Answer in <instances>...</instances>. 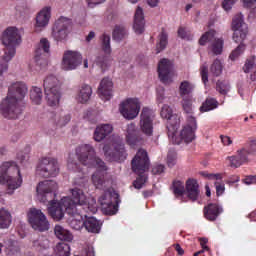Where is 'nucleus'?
Instances as JSON below:
<instances>
[{"label":"nucleus","instance_id":"obj_3","mask_svg":"<svg viewBox=\"0 0 256 256\" xmlns=\"http://www.w3.org/2000/svg\"><path fill=\"white\" fill-rule=\"evenodd\" d=\"M27 95V85L23 82H14L8 88L7 96L0 103V114L4 119H19L23 113L20 101Z\"/></svg>","mask_w":256,"mask_h":256},{"label":"nucleus","instance_id":"obj_14","mask_svg":"<svg viewBox=\"0 0 256 256\" xmlns=\"http://www.w3.org/2000/svg\"><path fill=\"white\" fill-rule=\"evenodd\" d=\"M149 165H151V162L149 161L147 151L139 149L131 161L133 173H136V175H143V173L149 171Z\"/></svg>","mask_w":256,"mask_h":256},{"label":"nucleus","instance_id":"obj_35","mask_svg":"<svg viewBox=\"0 0 256 256\" xmlns=\"http://www.w3.org/2000/svg\"><path fill=\"white\" fill-rule=\"evenodd\" d=\"M11 213L5 208L0 209V229H9L11 227Z\"/></svg>","mask_w":256,"mask_h":256},{"label":"nucleus","instance_id":"obj_2","mask_svg":"<svg viewBox=\"0 0 256 256\" xmlns=\"http://www.w3.org/2000/svg\"><path fill=\"white\" fill-rule=\"evenodd\" d=\"M76 156L78 161L86 167H95L98 169L92 175V182L96 189H102L105 191L109 187V181L105 180V176L100 171H107V165L105 162L95 155V148L89 144H83L76 148Z\"/></svg>","mask_w":256,"mask_h":256},{"label":"nucleus","instance_id":"obj_33","mask_svg":"<svg viewBox=\"0 0 256 256\" xmlns=\"http://www.w3.org/2000/svg\"><path fill=\"white\" fill-rule=\"evenodd\" d=\"M54 233L60 241H73V234L69 230L63 228L61 225H56L54 228Z\"/></svg>","mask_w":256,"mask_h":256},{"label":"nucleus","instance_id":"obj_44","mask_svg":"<svg viewBox=\"0 0 256 256\" xmlns=\"http://www.w3.org/2000/svg\"><path fill=\"white\" fill-rule=\"evenodd\" d=\"M213 39H215V30H209L200 37L199 45L205 46L213 42Z\"/></svg>","mask_w":256,"mask_h":256},{"label":"nucleus","instance_id":"obj_43","mask_svg":"<svg viewBox=\"0 0 256 256\" xmlns=\"http://www.w3.org/2000/svg\"><path fill=\"white\" fill-rule=\"evenodd\" d=\"M210 73H212L213 77H219L221 73H223V64L221 63V60H214L210 66Z\"/></svg>","mask_w":256,"mask_h":256},{"label":"nucleus","instance_id":"obj_39","mask_svg":"<svg viewBox=\"0 0 256 256\" xmlns=\"http://www.w3.org/2000/svg\"><path fill=\"white\" fill-rule=\"evenodd\" d=\"M175 197H183L185 195V182L174 180L171 187Z\"/></svg>","mask_w":256,"mask_h":256},{"label":"nucleus","instance_id":"obj_15","mask_svg":"<svg viewBox=\"0 0 256 256\" xmlns=\"http://www.w3.org/2000/svg\"><path fill=\"white\" fill-rule=\"evenodd\" d=\"M141 111V103L137 98H128L120 104V113L125 119H135Z\"/></svg>","mask_w":256,"mask_h":256},{"label":"nucleus","instance_id":"obj_9","mask_svg":"<svg viewBox=\"0 0 256 256\" xmlns=\"http://www.w3.org/2000/svg\"><path fill=\"white\" fill-rule=\"evenodd\" d=\"M160 115L162 119H167L168 137L175 139V135H177V131L181 125V117L173 114V109L167 104L162 107Z\"/></svg>","mask_w":256,"mask_h":256},{"label":"nucleus","instance_id":"obj_4","mask_svg":"<svg viewBox=\"0 0 256 256\" xmlns=\"http://www.w3.org/2000/svg\"><path fill=\"white\" fill-rule=\"evenodd\" d=\"M0 183L7 185L8 195H13L16 189H19L23 184L21 170L15 162H4L0 166Z\"/></svg>","mask_w":256,"mask_h":256},{"label":"nucleus","instance_id":"obj_59","mask_svg":"<svg viewBox=\"0 0 256 256\" xmlns=\"http://www.w3.org/2000/svg\"><path fill=\"white\" fill-rule=\"evenodd\" d=\"M244 183L246 185H256V175L246 176V178L244 179Z\"/></svg>","mask_w":256,"mask_h":256},{"label":"nucleus","instance_id":"obj_6","mask_svg":"<svg viewBox=\"0 0 256 256\" xmlns=\"http://www.w3.org/2000/svg\"><path fill=\"white\" fill-rule=\"evenodd\" d=\"M256 155V138L249 140L242 148L238 149L235 155L228 156L227 159L230 162V166L235 169L241 167V165H247L253 161V157Z\"/></svg>","mask_w":256,"mask_h":256},{"label":"nucleus","instance_id":"obj_41","mask_svg":"<svg viewBox=\"0 0 256 256\" xmlns=\"http://www.w3.org/2000/svg\"><path fill=\"white\" fill-rule=\"evenodd\" d=\"M100 46L105 55H109L111 53V36L102 34L100 36Z\"/></svg>","mask_w":256,"mask_h":256},{"label":"nucleus","instance_id":"obj_22","mask_svg":"<svg viewBox=\"0 0 256 256\" xmlns=\"http://www.w3.org/2000/svg\"><path fill=\"white\" fill-rule=\"evenodd\" d=\"M126 141L128 145H139L143 142V136L141 132L137 129L135 123H130L127 126L126 130Z\"/></svg>","mask_w":256,"mask_h":256},{"label":"nucleus","instance_id":"obj_16","mask_svg":"<svg viewBox=\"0 0 256 256\" xmlns=\"http://www.w3.org/2000/svg\"><path fill=\"white\" fill-rule=\"evenodd\" d=\"M197 131V119L193 116L187 117V125L180 132V140H174L176 145H179L181 141L184 143H191L195 140V132Z\"/></svg>","mask_w":256,"mask_h":256},{"label":"nucleus","instance_id":"obj_63","mask_svg":"<svg viewBox=\"0 0 256 256\" xmlns=\"http://www.w3.org/2000/svg\"><path fill=\"white\" fill-rule=\"evenodd\" d=\"M174 249H175V251H177L178 255H180V256L185 255V250H183V248H181L180 244H175Z\"/></svg>","mask_w":256,"mask_h":256},{"label":"nucleus","instance_id":"obj_28","mask_svg":"<svg viewBox=\"0 0 256 256\" xmlns=\"http://www.w3.org/2000/svg\"><path fill=\"white\" fill-rule=\"evenodd\" d=\"M49 19H51V7H45L36 16V31L49 25Z\"/></svg>","mask_w":256,"mask_h":256},{"label":"nucleus","instance_id":"obj_61","mask_svg":"<svg viewBox=\"0 0 256 256\" xmlns=\"http://www.w3.org/2000/svg\"><path fill=\"white\" fill-rule=\"evenodd\" d=\"M220 139L223 143V145H231V143H233V141L231 140V138L229 136H220Z\"/></svg>","mask_w":256,"mask_h":256},{"label":"nucleus","instance_id":"obj_11","mask_svg":"<svg viewBox=\"0 0 256 256\" xmlns=\"http://www.w3.org/2000/svg\"><path fill=\"white\" fill-rule=\"evenodd\" d=\"M104 155L109 161H116L117 163H123L127 159V150H125V144L118 141L110 145L106 144L103 147Z\"/></svg>","mask_w":256,"mask_h":256},{"label":"nucleus","instance_id":"obj_10","mask_svg":"<svg viewBox=\"0 0 256 256\" xmlns=\"http://www.w3.org/2000/svg\"><path fill=\"white\" fill-rule=\"evenodd\" d=\"M98 202L107 215H115L119 211V194L111 191V189H106Z\"/></svg>","mask_w":256,"mask_h":256},{"label":"nucleus","instance_id":"obj_32","mask_svg":"<svg viewBox=\"0 0 256 256\" xmlns=\"http://www.w3.org/2000/svg\"><path fill=\"white\" fill-rule=\"evenodd\" d=\"M91 95H93V88L87 84H83L80 87L79 93H78V101L79 103H87L89 99H91Z\"/></svg>","mask_w":256,"mask_h":256},{"label":"nucleus","instance_id":"obj_49","mask_svg":"<svg viewBox=\"0 0 256 256\" xmlns=\"http://www.w3.org/2000/svg\"><path fill=\"white\" fill-rule=\"evenodd\" d=\"M200 75L203 83H207L209 81V67L207 66V64H203L200 67Z\"/></svg>","mask_w":256,"mask_h":256},{"label":"nucleus","instance_id":"obj_24","mask_svg":"<svg viewBox=\"0 0 256 256\" xmlns=\"http://www.w3.org/2000/svg\"><path fill=\"white\" fill-rule=\"evenodd\" d=\"M98 94L105 101H109L113 97V81L109 78H104L98 87Z\"/></svg>","mask_w":256,"mask_h":256},{"label":"nucleus","instance_id":"obj_55","mask_svg":"<svg viewBox=\"0 0 256 256\" xmlns=\"http://www.w3.org/2000/svg\"><path fill=\"white\" fill-rule=\"evenodd\" d=\"M253 65H255V61L253 59H248L243 67L244 73H250L251 69H253Z\"/></svg>","mask_w":256,"mask_h":256},{"label":"nucleus","instance_id":"obj_5","mask_svg":"<svg viewBox=\"0 0 256 256\" xmlns=\"http://www.w3.org/2000/svg\"><path fill=\"white\" fill-rule=\"evenodd\" d=\"M232 31L233 33V41L235 43H240L239 46L232 51L230 54V59L231 61H235L239 55L245 51V44H243V41H245L247 37V33H249V30L247 28V25L245 22H243V15L242 14H237L233 20H232Z\"/></svg>","mask_w":256,"mask_h":256},{"label":"nucleus","instance_id":"obj_62","mask_svg":"<svg viewBox=\"0 0 256 256\" xmlns=\"http://www.w3.org/2000/svg\"><path fill=\"white\" fill-rule=\"evenodd\" d=\"M243 2L244 7L251 8L255 5L256 0H241Z\"/></svg>","mask_w":256,"mask_h":256},{"label":"nucleus","instance_id":"obj_40","mask_svg":"<svg viewBox=\"0 0 256 256\" xmlns=\"http://www.w3.org/2000/svg\"><path fill=\"white\" fill-rule=\"evenodd\" d=\"M56 256H71V246L65 242H60L55 247Z\"/></svg>","mask_w":256,"mask_h":256},{"label":"nucleus","instance_id":"obj_38","mask_svg":"<svg viewBox=\"0 0 256 256\" xmlns=\"http://www.w3.org/2000/svg\"><path fill=\"white\" fill-rule=\"evenodd\" d=\"M181 105L184 113L193 117V96H186L182 98Z\"/></svg>","mask_w":256,"mask_h":256},{"label":"nucleus","instance_id":"obj_17","mask_svg":"<svg viewBox=\"0 0 256 256\" xmlns=\"http://www.w3.org/2000/svg\"><path fill=\"white\" fill-rule=\"evenodd\" d=\"M82 62L83 56H81V53L68 50L63 55L62 69L64 71H73V69H77Z\"/></svg>","mask_w":256,"mask_h":256},{"label":"nucleus","instance_id":"obj_8","mask_svg":"<svg viewBox=\"0 0 256 256\" xmlns=\"http://www.w3.org/2000/svg\"><path fill=\"white\" fill-rule=\"evenodd\" d=\"M36 175L49 179L59 175V162L53 157H42L36 166Z\"/></svg>","mask_w":256,"mask_h":256},{"label":"nucleus","instance_id":"obj_26","mask_svg":"<svg viewBox=\"0 0 256 256\" xmlns=\"http://www.w3.org/2000/svg\"><path fill=\"white\" fill-rule=\"evenodd\" d=\"M186 193L190 201H197L199 199V183L195 179H188L186 181Z\"/></svg>","mask_w":256,"mask_h":256},{"label":"nucleus","instance_id":"obj_37","mask_svg":"<svg viewBox=\"0 0 256 256\" xmlns=\"http://www.w3.org/2000/svg\"><path fill=\"white\" fill-rule=\"evenodd\" d=\"M219 102L215 98H207L200 107V113H207V111H213L217 109Z\"/></svg>","mask_w":256,"mask_h":256},{"label":"nucleus","instance_id":"obj_46","mask_svg":"<svg viewBox=\"0 0 256 256\" xmlns=\"http://www.w3.org/2000/svg\"><path fill=\"white\" fill-rule=\"evenodd\" d=\"M210 49L214 55H221L223 52V40L216 39L213 43H211Z\"/></svg>","mask_w":256,"mask_h":256},{"label":"nucleus","instance_id":"obj_23","mask_svg":"<svg viewBox=\"0 0 256 256\" xmlns=\"http://www.w3.org/2000/svg\"><path fill=\"white\" fill-rule=\"evenodd\" d=\"M203 213L207 221H217V217L223 213V207L217 203H209L203 208Z\"/></svg>","mask_w":256,"mask_h":256},{"label":"nucleus","instance_id":"obj_34","mask_svg":"<svg viewBox=\"0 0 256 256\" xmlns=\"http://www.w3.org/2000/svg\"><path fill=\"white\" fill-rule=\"evenodd\" d=\"M194 89L195 86L191 82L187 80L182 81L179 86V95L181 99L185 97H193L191 93H193Z\"/></svg>","mask_w":256,"mask_h":256},{"label":"nucleus","instance_id":"obj_56","mask_svg":"<svg viewBox=\"0 0 256 256\" xmlns=\"http://www.w3.org/2000/svg\"><path fill=\"white\" fill-rule=\"evenodd\" d=\"M157 103L161 104L163 103V101L165 100V89L164 88H160L157 89Z\"/></svg>","mask_w":256,"mask_h":256},{"label":"nucleus","instance_id":"obj_48","mask_svg":"<svg viewBox=\"0 0 256 256\" xmlns=\"http://www.w3.org/2000/svg\"><path fill=\"white\" fill-rule=\"evenodd\" d=\"M147 176L145 175V173L143 174H138V177L136 178V180L133 182V187L135 189H142L143 185H145L147 183Z\"/></svg>","mask_w":256,"mask_h":256},{"label":"nucleus","instance_id":"obj_7","mask_svg":"<svg viewBox=\"0 0 256 256\" xmlns=\"http://www.w3.org/2000/svg\"><path fill=\"white\" fill-rule=\"evenodd\" d=\"M44 93L47 104L50 107H57L61 99V82L54 75H49L44 79Z\"/></svg>","mask_w":256,"mask_h":256},{"label":"nucleus","instance_id":"obj_50","mask_svg":"<svg viewBox=\"0 0 256 256\" xmlns=\"http://www.w3.org/2000/svg\"><path fill=\"white\" fill-rule=\"evenodd\" d=\"M175 163H177V154L173 151H169L167 155L168 167H175Z\"/></svg>","mask_w":256,"mask_h":256},{"label":"nucleus","instance_id":"obj_54","mask_svg":"<svg viewBox=\"0 0 256 256\" xmlns=\"http://www.w3.org/2000/svg\"><path fill=\"white\" fill-rule=\"evenodd\" d=\"M235 3H237V0H224L222 2V7L225 11H231Z\"/></svg>","mask_w":256,"mask_h":256},{"label":"nucleus","instance_id":"obj_60","mask_svg":"<svg viewBox=\"0 0 256 256\" xmlns=\"http://www.w3.org/2000/svg\"><path fill=\"white\" fill-rule=\"evenodd\" d=\"M178 37H180L181 39H187L188 38L187 31L185 30V28L180 27L178 29Z\"/></svg>","mask_w":256,"mask_h":256},{"label":"nucleus","instance_id":"obj_29","mask_svg":"<svg viewBox=\"0 0 256 256\" xmlns=\"http://www.w3.org/2000/svg\"><path fill=\"white\" fill-rule=\"evenodd\" d=\"M84 227L88 233H99L101 231V222L97 220L95 217L89 216L85 217Z\"/></svg>","mask_w":256,"mask_h":256},{"label":"nucleus","instance_id":"obj_13","mask_svg":"<svg viewBox=\"0 0 256 256\" xmlns=\"http://www.w3.org/2000/svg\"><path fill=\"white\" fill-rule=\"evenodd\" d=\"M28 221L35 231H40V233L49 231L50 224L49 220H47V216L37 208L30 209L28 213Z\"/></svg>","mask_w":256,"mask_h":256},{"label":"nucleus","instance_id":"obj_20","mask_svg":"<svg viewBox=\"0 0 256 256\" xmlns=\"http://www.w3.org/2000/svg\"><path fill=\"white\" fill-rule=\"evenodd\" d=\"M95 213H97V204H96L95 212L91 211V209L88 208V209L77 210V212L74 214H69L71 215V217H73L70 220V227L75 231H81V229L85 227V220H83V218L85 219L87 215H95Z\"/></svg>","mask_w":256,"mask_h":256},{"label":"nucleus","instance_id":"obj_36","mask_svg":"<svg viewBox=\"0 0 256 256\" xmlns=\"http://www.w3.org/2000/svg\"><path fill=\"white\" fill-rule=\"evenodd\" d=\"M30 99L34 105H41L43 101V91L37 86H33L30 90Z\"/></svg>","mask_w":256,"mask_h":256},{"label":"nucleus","instance_id":"obj_64","mask_svg":"<svg viewBox=\"0 0 256 256\" xmlns=\"http://www.w3.org/2000/svg\"><path fill=\"white\" fill-rule=\"evenodd\" d=\"M94 37H95V32L90 31L89 34L86 36V42L91 43V41H93Z\"/></svg>","mask_w":256,"mask_h":256},{"label":"nucleus","instance_id":"obj_42","mask_svg":"<svg viewBox=\"0 0 256 256\" xmlns=\"http://www.w3.org/2000/svg\"><path fill=\"white\" fill-rule=\"evenodd\" d=\"M114 41H123L127 37V28L125 26L116 25L112 34Z\"/></svg>","mask_w":256,"mask_h":256},{"label":"nucleus","instance_id":"obj_30","mask_svg":"<svg viewBox=\"0 0 256 256\" xmlns=\"http://www.w3.org/2000/svg\"><path fill=\"white\" fill-rule=\"evenodd\" d=\"M69 121H71V115L69 114L64 116L55 113L50 114V124L53 125L55 129H57V127H65Z\"/></svg>","mask_w":256,"mask_h":256},{"label":"nucleus","instance_id":"obj_45","mask_svg":"<svg viewBox=\"0 0 256 256\" xmlns=\"http://www.w3.org/2000/svg\"><path fill=\"white\" fill-rule=\"evenodd\" d=\"M231 89L229 82L218 80L216 83V90L220 95H227Z\"/></svg>","mask_w":256,"mask_h":256},{"label":"nucleus","instance_id":"obj_27","mask_svg":"<svg viewBox=\"0 0 256 256\" xmlns=\"http://www.w3.org/2000/svg\"><path fill=\"white\" fill-rule=\"evenodd\" d=\"M111 133H113V126L110 124H102L96 127L93 139L97 143H101V141L108 137V135H111Z\"/></svg>","mask_w":256,"mask_h":256},{"label":"nucleus","instance_id":"obj_31","mask_svg":"<svg viewBox=\"0 0 256 256\" xmlns=\"http://www.w3.org/2000/svg\"><path fill=\"white\" fill-rule=\"evenodd\" d=\"M167 45H169V34H167V31H165V28H162L160 34L158 35L156 53H161V51H165V49H167Z\"/></svg>","mask_w":256,"mask_h":256},{"label":"nucleus","instance_id":"obj_12","mask_svg":"<svg viewBox=\"0 0 256 256\" xmlns=\"http://www.w3.org/2000/svg\"><path fill=\"white\" fill-rule=\"evenodd\" d=\"M73 22L67 17L58 18L52 28V37L55 41H67V37L71 33Z\"/></svg>","mask_w":256,"mask_h":256},{"label":"nucleus","instance_id":"obj_57","mask_svg":"<svg viewBox=\"0 0 256 256\" xmlns=\"http://www.w3.org/2000/svg\"><path fill=\"white\" fill-rule=\"evenodd\" d=\"M165 171V166L158 164L152 167V174L153 175H161Z\"/></svg>","mask_w":256,"mask_h":256},{"label":"nucleus","instance_id":"obj_53","mask_svg":"<svg viewBox=\"0 0 256 256\" xmlns=\"http://www.w3.org/2000/svg\"><path fill=\"white\" fill-rule=\"evenodd\" d=\"M215 187H216V195L217 197H221V195H223V193H225V184L223 182H215L214 183Z\"/></svg>","mask_w":256,"mask_h":256},{"label":"nucleus","instance_id":"obj_19","mask_svg":"<svg viewBox=\"0 0 256 256\" xmlns=\"http://www.w3.org/2000/svg\"><path fill=\"white\" fill-rule=\"evenodd\" d=\"M140 129L144 135L151 137L153 135V112L149 108H143L140 115Z\"/></svg>","mask_w":256,"mask_h":256},{"label":"nucleus","instance_id":"obj_21","mask_svg":"<svg viewBox=\"0 0 256 256\" xmlns=\"http://www.w3.org/2000/svg\"><path fill=\"white\" fill-rule=\"evenodd\" d=\"M173 75V62L163 58L158 63V77L162 83H171Z\"/></svg>","mask_w":256,"mask_h":256},{"label":"nucleus","instance_id":"obj_1","mask_svg":"<svg viewBox=\"0 0 256 256\" xmlns=\"http://www.w3.org/2000/svg\"><path fill=\"white\" fill-rule=\"evenodd\" d=\"M58 188L57 182L53 180L40 182L36 188L40 202L49 203L48 213L54 221H61L65 217V211L68 215H75L81 209H90L92 213L97 211V200L95 198L87 199L83 190L79 188L71 190L72 198L67 196L59 202L54 200Z\"/></svg>","mask_w":256,"mask_h":256},{"label":"nucleus","instance_id":"obj_47","mask_svg":"<svg viewBox=\"0 0 256 256\" xmlns=\"http://www.w3.org/2000/svg\"><path fill=\"white\" fill-rule=\"evenodd\" d=\"M108 61H109V57H107V55L101 54L96 57L95 63L96 65H98V67H100L102 71H105V69H107L109 65Z\"/></svg>","mask_w":256,"mask_h":256},{"label":"nucleus","instance_id":"obj_52","mask_svg":"<svg viewBox=\"0 0 256 256\" xmlns=\"http://www.w3.org/2000/svg\"><path fill=\"white\" fill-rule=\"evenodd\" d=\"M33 245L35 247H37V249H39V251H41V249H48L49 240H44V241L36 240V241L33 242Z\"/></svg>","mask_w":256,"mask_h":256},{"label":"nucleus","instance_id":"obj_58","mask_svg":"<svg viewBox=\"0 0 256 256\" xmlns=\"http://www.w3.org/2000/svg\"><path fill=\"white\" fill-rule=\"evenodd\" d=\"M200 175H202V177H207V179H214L215 181H219V179H221V174H209L207 172H201Z\"/></svg>","mask_w":256,"mask_h":256},{"label":"nucleus","instance_id":"obj_25","mask_svg":"<svg viewBox=\"0 0 256 256\" xmlns=\"http://www.w3.org/2000/svg\"><path fill=\"white\" fill-rule=\"evenodd\" d=\"M133 29L137 35H141L145 31V16L141 6H138L135 11Z\"/></svg>","mask_w":256,"mask_h":256},{"label":"nucleus","instance_id":"obj_51","mask_svg":"<svg viewBox=\"0 0 256 256\" xmlns=\"http://www.w3.org/2000/svg\"><path fill=\"white\" fill-rule=\"evenodd\" d=\"M67 167L70 171H75V172L81 171V166L79 165V163H77V161L71 158L68 159Z\"/></svg>","mask_w":256,"mask_h":256},{"label":"nucleus","instance_id":"obj_18","mask_svg":"<svg viewBox=\"0 0 256 256\" xmlns=\"http://www.w3.org/2000/svg\"><path fill=\"white\" fill-rule=\"evenodd\" d=\"M49 49H51L49 40L42 38L35 50L34 60L36 65L39 67H47V56L49 55Z\"/></svg>","mask_w":256,"mask_h":256}]
</instances>
